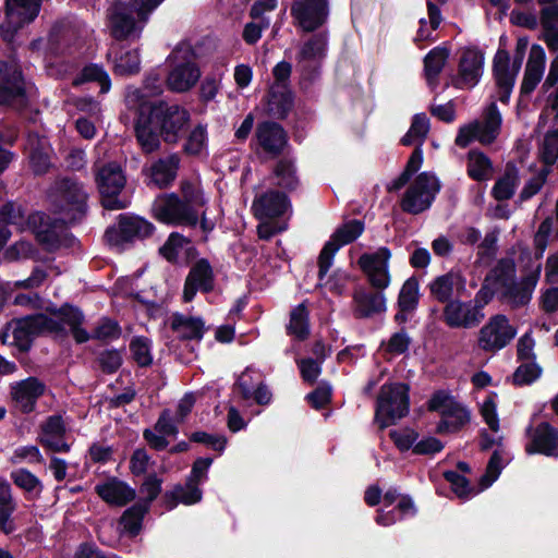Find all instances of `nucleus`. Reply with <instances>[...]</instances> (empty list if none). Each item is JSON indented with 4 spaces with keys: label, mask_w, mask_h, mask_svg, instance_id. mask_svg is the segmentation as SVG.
Instances as JSON below:
<instances>
[{
    "label": "nucleus",
    "mask_w": 558,
    "mask_h": 558,
    "mask_svg": "<svg viewBox=\"0 0 558 558\" xmlns=\"http://www.w3.org/2000/svg\"><path fill=\"white\" fill-rule=\"evenodd\" d=\"M182 198L175 193L158 196L151 206L153 216L160 222L173 226L196 227L198 222L204 232L213 230L214 225L206 218V198L197 182L182 181Z\"/></svg>",
    "instance_id": "nucleus-1"
},
{
    "label": "nucleus",
    "mask_w": 558,
    "mask_h": 558,
    "mask_svg": "<svg viewBox=\"0 0 558 558\" xmlns=\"http://www.w3.org/2000/svg\"><path fill=\"white\" fill-rule=\"evenodd\" d=\"M163 0H130L116 2L108 12L110 34L119 40L137 37L149 14Z\"/></svg>",
    "instance_id": "nucleus-2"
},
{
    "label": "nucleus",
    "mask_w": 558,
    "mask_h": 558,
    "mask_svg": "<svg viewBox=\"0 0 558 558\" xmlns=\"http://www.w3.org/2000/svg\"><path fill=\"white\" fill-rule=\"evenodd\" d=\"M54 213L63 222H75L86 211L87 194L83 186L74 180L62 179L53 185L49 193Z\"/></svg>",
    "instance_id": "nucleus-3"
},
{
    "label": "nucleus",
    "mask_w": 558,
    "mask_h": 558,
    "mask_svg": "<svg viewBox=\"0 0 558 558\" xmlns=\"http://www.w3.org/2000/svg\"><path fill=\"white\" fill-rule=\"evenodd\" d=\"M57 322L44 314L27 316L13 320L0 332L2 344L16 345L20 350H27L33 338L47 330H57Z\"/></svg>",
    "instance_id": "nucleus-4"
},
{
    "label": "nucleus",
    "mask_w": 558,
    "mask_h": 558,
    "mask_svg": "<svg viewBox=\"0 0 558 558\" xmlns=\"http://www.w3.org/2000/svg\"><path fill=\"white\" fill-rule=\"evenodd\" d=\"M502 117L495 102H492L482 113L480 120H474L459 129L456 144L462 148L473 141L489 145L498 137Z\"/></svg>",
    "instance_id": "nucleus-5"
},
{
    "label": "nucleus",
    "mask_w": 558,
    "mask_h": 558,
    "mask_svg": "<svg viewBox=\"0 0 558 558\" xmlns=\"http://www.w3.org/2000/svg\"><path fill=\"white\" fill-rule=\"evenodd\" d=\"M428 409L440 415L437 433H456L470 421L466 408L446 391H437L428 401Z\"/></svg>",
    "instance_id": "nucleus-6"
},
{
    "label": "nucleus",
    "mask_w": 558,
    "mask_h": 558,
    "mask_svg": "<svg viewBox=\"0 0 558 558\" xmlns=\"http://www.w3.org/2000/svg\"><path fill=\"white\" fill-rule=\"evenodd\" d=\"M408 390L404 384H391L381 387L376 407V420L381 428L407 415L409 411Z\"/></svg>",
    "instance_id": "nucleus-7"
},
{
    "label": "nucleus",
    "mask_w": 558,
    "mask_h": 558,
    "mask_svg": "<svg viewBox=\"0 0 558 558\" xmlns=\"http://www.w3.org/2000/svg\"><path fill=\"white\" fill-rule=\"evenodd\" d=\"M171 69L166 84L175 93H185L193 88L201 78V70L189 49H177L171 53Z\"/></svg>",
    "instance_id": "nucleus-8"
},
{
    "label": "nucleus",
    "mask_w": 558,
    "mask_h": 558,
    "mask_svg": "<svg viewBox=\"0 0 558 558\" xmlns=\"http://www.w3.org/2000/svg\"><path fill=\"white\" fill-rule=\"evenodd\" d=\"M439 187V182L434 174L421 173L408 187L401 202L402 209L414 215L426 210L432 205Z\"/></svg>",
    "instance_id": "nucleus-9"
},
{
    "label": "nucleus",
    "mask_w": 558,
    "mask_h": 558,
    "mask_svg": "<svg viewBox=\"0 0 558 558\" xmlns=\"http://www.w3.org/2000/svg\"><path fill=\"white\" fill-rule=\"evenodd\" d=\"M517 329L501 314L492 316L478 330L477 345L481 350L495 353L507 347L515 337Z\"/></svg>",
    "instance_id": "nucleus-10"
},
{
    "label": "nucleus",
    "mask_w": 558,
    "mask_h": 558,
    "mask_svg": "<svg viewBox=\"0 0 558 558\" xmlns=\"http://www.w3.org/2000/svg\"><path fill=\"white\" fill-rule=\"evenodd\" d=\"M96 180L105 208L118 210L128 207L129 202L118 197L125 185V177L119 165L112 162L104 166Z\"/></svg>",
    "instance_id": "nucleus-11"
},
{
    "label": "nucleus",
    "mask_w": 558,
    "mask_h": 558,
    "mask_svg": "<svg viewBox=\"0 0 558 558\" xmlns=\"http://www.w3.org/2000/svg\"><path fill=\"white\" fill-rule=\"evenodd\" d=\"M147 112L158 126V130L166 142H175L178 134L183 130L189 121L187 111L177 105L169 106L167 104L159 102L157 106L151 107Z\"/></svg>",
    "instance_id": "nucleus-12"
},
{
    "label": "nucleus",
    "mask_w": 558,
    "mask_h": 558,
    "mask_svg": "<svg viewBox=\"0 0 558 558\" xmlns=\"http://www.w3.org/2000/svg\"><path fill=\"white\" fill-rule=\"evenodd\" d=\"M41 0H7L5 22L1 25L4 40L10 41L13 33L38 15Z\"/></svg>",
    "instance_id": "nucleus-13"
},
{
    "label": "nucleus",
    "mask_w": 558,
    "mask_h": 558,
    "mask_svg": "<svg viewBox=\"0 0 558 558\" xmlns=\"http://www.w3.org/2000/svg\"><path fill=\"white\" fill-rule=\"evenodd\" d=\"M364 230V226L360 220H351L344 223L342 227L338 228L336 232L332 234L330 240L323 247L319 258L318 266L320 279L323 276L328 272L329 268L332 265V259L337 251L351 242L357 239Z\"/></svg>",
    "instance_id": "nucleus-14"
},
{
    "label": "nucleus",
    "mask_w": 558,
    "mask_h": 558,
    "mask_svg": "<svg viewBox=\"0 0 558 558\" xmlns=\"http://www.w3.org/2000/svg\"><path fill=\"white\" fill-rule=\"evenodd\" d=\"M0 105L22 108L26 105L24 83L17 65L0 62Z\"/></svg>",
    "instance_id": "nucleus-15"
},
{
    "label": "nucleus",
    "mask_w": 558,
    "mask_h": 558,
    "mask_svg": "<svg viewBox=\"0 0 558 558\" xmlns=\"http://www.w3.org/2000/svg\"><path fill=\"white\" fill-rule=\"evenodd\" d=\"M153 230L154 226L141 217L121 216L118 226L107 230L106 239L110 245L121 247L135 239L150 235Z\"/></svg>",
    "instance_id": "nucleus-16"
},
{
    "label": "nucleus",
    "mask_w": 558,
    "mask_h": 558,
    "mask_svg": "<svg viewBox=\"0 0 558 558\" xmlns=\"http://www.w3.org/2000/svg\"><path fill=\"white\" fill-rule=\"evenodd\" d=\"M291 71V64L286 61L279 62L272 70L275 84L270 88L268 100V111L272 116L283 117L292 106V95L287 89Z\"/></svg>",
    "instance_id": "nucleus-17"
},
{
    "label": "nucleus",
    "mask_w": 558,
    "mask_h": 558,
    "mask_svg": "<svg viewBox=\"0 0 558 558\" xmlns=\"http://www.w3.org/2000/svg\"><path fill=\"white\" fill-rule=\"evenodd\" d=\"M542 271V264L533 265L521 278L514 280L499 294L502 302L511 307H521L530 303Z\"/></svg>",
    "instance_id": "nucleus-18"
},
{
    "label": "nucleus",
    "mask_w": 558,
    "mask_h": 558,
    "mask_svg": "<svg viewBox=\"0 0 558 558\" xmlns=\"http://www.w3.org/2000/svg\"><path fill=\"white\" fill-rule=\"evenodd\" d=\"M65 223L60 218L52 220L40 213L31 215L26 221V226L32 229L37 241L48 251L60 246Z\"/></svg>",
    "instance_id": "nucleus-19"
},
{
    "label": "nucleus",
    "mask_w": 558,
    "mask_h": 558,
    "mask_svg": "<svg viewBox=\"0 0 558 558\" xmlns=\"http://www.w3.org/2000/svg\"><path fill=\"white\" fill-rule=\"evenodd\" d=\"M291 15L304 32L315 31L327 20V0H295L291 7Z\"/></svg>",
    "instance_id": "nucleus-20"
},
{
    "label": "nucleus",
    "mask_w": 558,
    "mask_h": 558,
    "mask_svg": "<svg viewBox=\"0 0 558 558\" xmlns=\"http://www.w3.org/2000/svg\"><path fill=\"white\" fill-rule=\"evenodd\" d=\"M485 317L481 313V305L471 302H462L458 299L449 301L444 307V322L451 328H473Z\"/></svg>",
    "instance_id": "nucleus-21"
},
{
    "label": "nucleus",
    "mask_w": 558,
    "mask_h": 558,
    "mask_svg": "<svg viewBox=\"0 0 558 558\" xmlns=\"http://www.w3.org/2000/svg\"><path fill=\"white\" fill-rule=\"evenodd\" d=\"M390 257V251L387 247H380L376 252L363 254L359 258V266L376 289H386L389 286L388 263Z\"/></svg>",
    "instance_id": "nucleus-22"
},
{
    "label": "nucleus",
    "mask_w": 558,
    "mask_h": 558,
    "mask_svg": "<svg viewBox=\"0 0 558 558\" xmlns=\"http://www.w3.org/2000/svg\"><path fill=\"white\" fill-rule=\"evenodd\" d=\"M484 68V54L475 48H466L461 52L459 61V71L453 80V85L458 88L474 87L482 74Z\"/></svg>",
    "instance_id": "nucleus-23"
},
{
    "label": "nucleus",
    "mask_w": 558,
    "mask_h": 558,
    "mask_svg": "<svg viewBox=\"0 0 558 558\" xmlns=\"http://www.w3.org/2000/svg\"><path fill=\"white\" fill-rule=\"evenodd\" d=\"M526 436L529 442L525 446V451L529 454L558 456V432L548 423L543 422L536 427L529 426Z\"/></svg>",
    "instance_id": "nucleus-24"
},
{
    "label": "nucleus",
    "mask_w": 558,
    "mask_h": 558,
    "mask_svg": "<svg viewBox=\"0 0 558 558\" xmlns=\"http://www.w3.org/2000/svg\"><path fill=\"white\" fill-rule=\"evenodd\" d=\"M214 288V271L206 259L197 260L191 268L184 283L183 300L191 302L196 292H209Z\"/></svg>",
    "instance_id": "nucleus-25"
},
{
    "label": "nucleus",
    "mask_w": 558,
    "mask_h": 558,
    "mask_svg": "<svg viewBox=\"0 0 558 558\" xmlns=\"http://www.w3.org/2000/svg\"><path fill=\"white\" fill-rule=\"evenodd\" d=\"M430 295L441 303L453 301L465 290V279L459 271H449L434 278L428 284Z\"/></svg>",
    "instance_id": "nucleus-26"
},
{
    "label": "nucleus",
    "mask_w": 558,
    "mask_h": 558,
    "mask_svg": "<svg viewBox=\"0 0 558 558\" xmlns=\"http://www.w3.org/2000/svg\"><path fill=\"white\" fill-rule=\"evenodd\" d=\"M179 167L180 158L177 154L159 158L144 170L147 184L159 189L169 186L175 180Z\"/></svg>",
    "instance_id": "nucleus-27"
},
{
    "label": "nucleus",
    "mask_w": 558,
    "mask_h": 558,
    "mask_svg": "<svg viewBox=\"0 0 558 558\" xmlns=\"http://www.w3.org/2000/svg\"><path fill=\"white\" fill-rule=\"evenodd\" d=\"M95 492L105 502L117 507L125 506L136 496L134 488L117 477L99 482L95 486Z\"/></svg>",
    "instance_id": "nucleus-28"
},
{
    "label": "nucleus",
    "mask_w": 558,
    "mask_h": 558,
    "mask_svg": "<svg viewBox=\"0 0 558 558\" xmlns=\"http://www.w3.org/2000/svg\"><path fill=\"white\" fill-rule=\"evenodd\" d=\"M163 88V81L159 74L150 73L147 75L144 87L140 88H129L125 100L130 108L135 110H142L143 104L146 102L144 111H148L151 107L157 106L158 104H153L148 100L149 97L157 96L161 94Z\"/></svg>",
    "instance_id": "nucleus-29"
},
{
    "label": "nucleus",
    "mask_w": 558,
    "mask_h": 558,
    "mask_svg": "<svg viewBox=\"0 0 558 558\" xmlns=\"http://www.w3.org/2000/svg\"><path fill=\"white\" fill-rule=\"evenodd\" d=\"M45 385L35 377L14 383L11 387V392L16 407L25 412H32L35 409L36 402L45 392Z\"/></svg>",
    "instance_id": "nucleus-30"
},
{
    "label": "nucleus",
    "mask_w": 558,
    "mask_h": 558,
    "mask_svg": "<svg viewBox=\"0 0 558 558\" xmlns=\"http://www.w3.org/2000/svg\"><path fill=\"white\" fill-rule=\"evenodd\" d=\"M289 208L287 196L277 191L264 193L257 196L253 203L254 214L260 220L283 216Z\"/></svg>",
    "instance_id": "nucleus-31"
},
{
    "label": "nucleus",
    "mask_w": 558,
    "mask_h": 558,
    "mask_svg": "<svg viewBox=\"0 0 558 558\" xmlns=\"http://www.w3.org/2000/svg\"><path fill=\"white\" fill-rule=\"evenodd\" d=\"M546 64V53L542 46L533 45L530 49L523 81L521 84V94H531L541 82Z\"/></svg>",
    "instance_id": "nucleus-32"
},
{
    "label": "nucleus",
    "mask_w": 558,
    "mask_h": 558,
    "mask_svg": "<svg viewBox=\"0 0 558 558\" xmlns=\"http://www.w3.org/2000/svg\"><path fill=\"white\" fill-rule=\"evenodd\" d=\"M494 74L498 86L499 100L507 102L518 73L510 71V57L506 50L497 51L494 58Z\"/></svg>",
    "instance_id": "nucleus-33"
},
{
    "label": "nucleus",
    "mask_w": 558,
    "mask_h": 558,
    "mask_svg": "<svg viewBox=\"0 0 558 558\" xmlns=\"http://www.w3.org/2000/svg\"><path fill=\"white\" fill-rule=\"evenodd\" d=\"M57 322L59 328L57 330H48L49 332H59L68 326L77 343H84L90 339V335L81 327L84 317L83 314L74 307L64 306L60 308L52 317H48Z\"/></svg>",
    "instance_id": "nucleus-34"
},
{
    "label": "nucleus",
    "mask_w": 558,
    "mask_h": 558,
    "mask_svg": "<svg viewBox=\"0 0 558 558\" xmlns=\"http://www.w3.org/2000/svg\"><path fill=\"white\" fill-rule=\"evenodd\" d=\"M146 102L143 104L142 110L138 111V120L136 123V138L143 151L149 154L159 148L160 141L157 133L158 126L147 111H144Z\"/></svg>",
    "instance_id": "nucleus-35"
},
{
    "label": "nucleus",
    "mask_w": 558,
    "mask_h": 558,
    "mask_svg": "<svg viewBox=\"0 0 558 558\" xmlns=\"http://www.w3.org/2000/svg\"><path fill=\"white\" fill-rule=\"evenodd\" d=\"M256 138L260 147L270 154H279L287 144L283 129L274 122H264L258 125Z\"/></svg>",
    "instance_id": "nucleus-36"
},
{
    "label": "nucleus",
    "mask_w": 558,
    "mask_h": 558,
    "mask_svg": "<svg viewBox=\"0 0 558 558\" xmlns=\"http://www.w3.org/2000/svg\"><path fill=\"white\" fill-rule=\"evenodd\" d=\"M29 163L34 172L45 173L50 167V147L45 137L28 135L26 143Z\"/></svg>",
    "instance_id": "nucleus-37"
},
{
    "label": "nucleus",
    "mask_w": 558,
    "mask_h": 558,
    "mask_svg": "<svg viewBox=\"0 0 558 558\" xmlns=\"http://www.w3.org/2000/svg\"><path fill=\"white\" fill-rule=\"evenodd\" d=\"M354 313L357 317H369L386 311V299L383 293L355 290L353 294Z\"/></svg>",
    "instance_id": "nucleus-38"
},
{
    "label": "nucleus",
    "mask_w": 558,
    "mask_h": 558,
    "mask_svg": "<svg viewBox=\"0 0 558 558\" xmlns=\"http://www.w3.org/2000/svg\"><path fill=\"white\" fill-rule=\"evenodd\" d=\"M487 284L493 286L496 294L505 291L515 278V264L512 258L500 259L486 276Z\"/></svg>",
    "instance_id": "nucleus-39"
},
{
    "label": "nucleus",
    "mask_w": 558,
    "mask_h": 558,
    "mask_svg": "<svg viewBox=\"0 0 558 558\" xmlns=\"http://www.w3.org/2000/svg\"><path fill=\"white\" fill-rule=\"evenodd\" d=\"M63 433L61 416H50L43 425L40 442L53 451H66L69 446L62 439Z\"/></svg>",
    "instance_id": "nucleus-40"
},
{
    "label": "nucleus",
    "mask_w": 558,
    "mask_h": 558,
    "mask_svg": "<svg viewBox=\"0 0 558 558\" xmlns=\"http://www.w3.org/2000/svg\"><path fill=\"white\" fill-rule=\"evenodd\" d=\"M551 233L558 239V197L555 204V216L545 218L534 235L533 243L537 259L543 257L549 244Z\"/></svg>",
    "instance_id": "nucleus-41"
},
{
    "label": "nucleus",
    "mask_w": 558,
    "mask_h": 558,
    "mask_svg": "<svg viewBox=\"0 0 558 558\" xmlns=\"http://www.w3.org/2000/svg\"><path fill=\"white\" fill-rule=\"evenodd\" d=\"M171 328L182 339L199 340L203 337L204 322L198 317L175 314L171 319Z\"/></svg>",
    "instance_id": "nucleus-42"
},
{
    "label": "nucleus",
    "mask_w": 558,
    "mask_h": 558,
    "mask_svg": "<svg viewBox=\"0 0 558 558\" xmlns=\"http://www.w3.org/2000/svg\"><path fill=\"white\" fill-rule=\"evenodd\" d=\"M202 499V490L198 484L187 480L184 486L178 485L171 492L165 494V502L168 509H173L178 502L194 505Z\"/></svg>",
    "instance_id": "nucleus-43"
},
{
    "label": "nucleus",
    "mask_w": 558,
    "mask_h": 558,
    "mask_svg": "<svg viewBox=\"0 0 558 558\" xmlns=\"http://www.w3.org/2000/svg\"><path fill=\"white\" fill-rule=\"evenodd\" d=\"M466 170L469 177L475 181H486L493 177V163L490 159L478 150L469 151Z\"/></svg>",
    "instance_id": "nucleus-44"
},
{
    "label": "nucleus",
    "mask_w": 558,
    "mask_h": 558,
    "mask_svg": "<svg viewBox=\"0 0 558 558\" xmlns=\"http://www.w3.org/2000/svg\"><path fill=\"white\" fill-rule=\"evenodd\" d=\"M327 37L323 34L313 36L301 48L298 54L300 63L318 62L326 56Z\"/></svg>",
    "instance_id": "nucleus-45"
},
{
    "label": "nucleus",
    "mask_w": 558,
    "mask_h": 558,
    "mask_svg": "<svg viewBox=\"0 0 558 558\" xmlns=\"http://www.w3.org/2000/svg\"><path fill=\"white\" fill-rule=\"evenodd\" d=\"M429 119L425 113L415 114L409 131L401 138V144L404 146H422L429 132Z\"/></svg>",
    "instance_id": "nucleus-46"
},
{
    "label": "nucleus",
    "mask_w": 558,
    "mask_h": 558,
    "mask_svg": "<svg viewBox=\"0 0 558 558\" xmlns=\"http://www.w3.org/2000/svg\"><path fill=\"white\" fill-rule=\"evenodd\" d=\"M288 333L299 340H304L310 333L308 311L304 303L299 304L290 313Z\"/></svg>",
    "instance_id": "nucleus-47"
},
{
    "label": "nucleus",
    "mask_w": 558,
    "mask_h": 558,
    "mask_svg": "<svg viewBox=\"0 0 558 558\" xmlns=\"http://www.w3.org/2000/svg\"><path fill=\"white\" fill-rule=\"evenodd\" d=\"M448 57L449 51L440 47L434 48L425 57V75L430 86L436 85L437 76L441 72Z\"/></svg>",
    "instance_id": "nucleus-48"
},
{
    "label": "nucleus",
    "mask_w": 558,
    "mask_h": 558,
    "mask_svg": "<svg viewBox=\"0 0 558 558\" xmlns=\"http://www.w3.org/2000/svg\"><path fill=\"white\" fill-rule=\"evenodd\" d=\"M275 184L287 190H293L299 184L296 169L291 159L279 160L274 169Z\"/></svg>",
    "instance_id": "nucleus-49"
},
{
    "label": "nucleus",
    "mask_w": 558,
    "mask_h": 558,
    "mask_svg": "<svg viewBox=\"0 0 558 558\" xmlns=\"http://www.w3.org/2000/svg\"><path fill=\"white\" fill-rule=\"evenodd\" d=\"M190 248V241L183 235L173 232L160 247L161 255L169 262H178L185 256Z\"/></svg>",
    "instance_id": "nucleus-50"
},
{
    "label": "nucleus",
    "mask_w": 558,
    "mask_h": 558,
    "mask_svg": "<svg viewBox=\"0 0 558 558\" xmlns=\"http://www.w3.org/2000/svg\"><path fill=\"white\" fill-rule=\"evenodd\" d=\"M519 184V177L514 169H507L505 174L495 183L493 195L498 201L509 199Z\"/></svg>",
    "instance_id": "nucleus-51"
},
{
    "label": "nucleus",
    "mask_w": 558,
    "mask_h": 558,
    "mask_svg": "<svg viewBox=\"0 0 558 558\" xmlns=\"http://www.w3.org/2000/svg\"><path fill=\"white\" fill-rule=\"evenodd\" d=\"M11 480L27 494L39 495L43 490L41 481L26 469H17L11 472Z\"/></svg>",
    "instance_id": "nucleus-52"
},
{
    "label": "nucleus",
    "mask_w": 558,
    "mask_h": 558,
    "mask_svg": "<svg viewBox=\"0 0 558 558\" xmlns=\"http://www.w3.org/2000/svg\"><path fill=\"white\" fill-rule=\"evenodd\" d=\"M147 510L148 506L142 504L126 509L120 520L123 530L131 535H136L142 527V520Z\"/></svg>",
    "instance_id": "nucleus-53"
},
{
    "label": "nucleus",
    "mask_w": 558,
    "mask_h": 558,
    "mask_svg": "<svg viewBox=\"0 0 558 558\" xmlns=\"http://www.w3.org/2000/svg\"><path fill=\"white\" fill-rule=\"evenodd\" d=\"M140 54L137 50H125L114 59V72L119 75H131L140 71Z\"/></svg>",
    "instance_id": "nucleus-54"
},
{
    "label": "nucleus",
    "mask_w": 558,
    "mask_h": 558,
    "mask_svg": "<svg viewBox=\"0 0 558 558\" xmlns=\"http://www.w3.org/2000/svg\"><path fill=\"white\" fill-rule=\"evenodd\" d=\"M418 302V282L414 278L408 279L399 293L398 305L403 312H413Z\"/></svg>",
    "instance_id": "nucleus-55"
},
{
    "label": "nucleus",
    "mask_w": 558,
    "mask_h": 558,
    "mask_svg": "<svg viewBox=\"0 0 558 558\" xmlns=\"http://www.w3.org/2000/svg\"><path fill=\"white\" fill-rule=\"evenodd\" d=\"M83 82H97L100 85V93L109 92L111 82L107 72L97 64H90L83 69L81 77L75 80L74 83Z\"/></svg>",
    "instance_id": "nucleus-56"
},
{
    "label": "nucleus",
    "mask_w": 558,
    "mask_h": 558,
    "mask_svg": "<svg viewBox=\"0 0 558 558\" xmlns=\"http://www.w3.org/2000/svg\"><path fill=\"white\" fill-rule=\"evenodd\" d=\"M262 383V375L253 369L246 368L239 377L236 383V390L240 392L243 400H250L253 397V391Z\"/></svg>",
    "instance_id": "nucleus-57"
},
{
    "label": "nucleus",
    "mask_w": 558,
    "mask_h": 558,
    "mask_svg": "<svg viewBox=\"0 0 558 558\" xmlns=\"http://www.w3.org/2000/svg\"><path fill=\"white\" fill-rule=\"evenodd\" d=\"M427 9H428V17H429L430 26L429 27L426 26L425 20L422 19L420 21L421 26H420V28L416 33V37H415V40H417V41L432 40L433 32L439 26V24L441 22L440 11L434 3L428 1Z\"/></svg>",
    "instance_id": "nucleus-58"
},
{
    "label": "nucleus",
    "mask_w": 558,
    "mask_h": 558,
    "mask_svg": "<svg viewBox=\"0 0 558 558\" xmlns=\"http://www.w3.org/2000/svg\"><path fill=\"white\" fill-rule=\"evenodd\" d=\"M539 155L546 167L556 162L558 159V131L546 133L539 147Z\"/></svg>",
    "instance_id": "nucleus-59"
},
{
    "label": "nucleus",
    "mask_w": 558,
    "mask_h": 558,
    "mask_svg": "<svg viewBox=\"0 0 558 558\" xmlns=\"http://www.w3.org/2000/svg\"><path fill=\"white\" fill-rule=\"evenodd\" d=\"M25 217L22 208L12 203L5 204L0 209V223L15 226L19 230L25 229Z\"/></svg>",
    "instance_id": "nucleus-60"
},
{
    "label": "nucleus",
    "mask_w": 558,
    "mask_h": 558,
    "mask_svg": "<svg viewBox=\"0 0 558 558\" xmlns=\"http://www.w3.org/2000/svg\"><path fill=\"white\" fill-rule=\"evenodd\" d=\"M134 360L141 366H147L151 363L149 341L146 338H136L130 344Z\"/></svg>",
    "instance_id": "nucleus-61"
},
{
    "label": "nucleus",
    "mask_w": 558,
    "mask_h": 558,
    "mask_svg": "<svg viewBox=\"0 0 558 558\" xmlns=\"http://www.w3.org/2000/svg\"><path fill=\"white\" fill-rule=\"evenodd\" d=\"M10 461L13 464H19L23 462L34 464L41 463L44 459L36 446H24L19 447L14 450Z\"/></svg>",
    "instance_id": "nucleus-62"
},
{
    "label": "nucleus",
    "mask_w": 558,
    "mask_h": 558,
    "mask_svg": "<svg viewBox=\"0 0 558 558\" xmlns=\"http://www.w3.org/2000/svg\"><path fill=\"white\" fill-rule=\"evenodd\" d=\"M541 375V368L530 361L527 363L522 364L517 368L513 374V381L517 385H529L537 379Z\"/></svg>",
    "instance_id": "nucleus-63"
},
{
    "label": "nucleus",
    "mask_w": 558,
    "mask_h": 558,
    "mask_svg": "<svg viewBox=\"0 0 558 558\" xmlns=\"http://www.w3.org/2000/svg\"><path fill=\"white\" fill-rule=\"evenodd\" d=\"M207 134L203 126H196L189 135L185 150L192 155H199L206 148Z\"/></svg>",
    "instance_id": "nucleus-64"
}]
</instances>
